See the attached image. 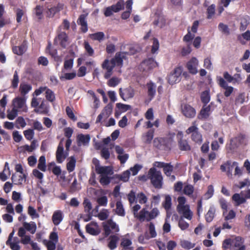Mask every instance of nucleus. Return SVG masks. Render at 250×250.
<instances>
[{
    "label": "nucleus",
    "instance_id": "f257e3e1",
    "mask_svg": "<svg viewBox=\"0 0 250 250\" xmlns=\"http://www.w3.org/2000/svg\"><path fill=\"white\" fill-rule=\"evenodd\" d=\"M134 52L130 53L123 52L117 53L114 58L112 59L110 61L108 60H105L103 62L102 66L103 68L106 70V72L104 74V77L106 79L109 78L112 74V70L116 66H120L121 67L123 64V61L125 59L126 55L127 54H133Z\"/></svg>",
    "mask_w": 250,
    "mask_h": 250
},
{
    "label": "nucleus",
    "instance_id": "f03ea898",
    "mask_svg": "<svg viewBox=\"0 0 250 250\" xmlns=\"http://www.w3.org/2000/svg\"><path fill=\"white\" fill-rule=\"evenodd\" d=\"M177 200L178 205L177 207V210L181 215L180 217L190 220L192 218L193 212L190 209L189 205L185 204L186 198L183 196H180L178 198Z\"/></svg>",
    "mask_w": 250,
    "mask_h": 250
},
{
    "label": "nucleus",
    "instance_id": "7ed1b4c3",
    "mask_svg": "<svg viewBox=\"0 0 250 250\" xmlns=\"http://www.w3.org/2000/svg\"><path fill=\"white\" fill-rule=\"evenodd\" d=\"M32 107L35 108V112L41 114H46L48 112V105L44 99L33 97L31 102Z\"/></svg>",
    "mask_w": 250,
    "mask_h": 250
},
{
    "label": "nucleus",
    "instance_id": "20e7f679",
    "mask_svg": "<svg viewBox=\"0 0 250 250\" xmlns=\"http://www.w3.org/2000/svg\"><path fill=\"white\" fill-rule=\"evenodd\" d=\"M148 176L155 188H162L163 177L160 171L157 170L155 167H152L149 169L148 172Z\"/></svg>",
    "mask_w": 250,
    "mask_h": 250
},
{
    "label": "nucleus",
    "instance_id": "39448f33",
    "mask_svg": "<svg viewBox=\"0 0 250 250\" xmlns=\"http://www.w3.org/2000/svg\"><path fill=\"white\" fill-rule=\"evenodd\" d=\"M192 124V125L188 127L186 132L188 134L191 133V139L193 142L201 144L203 141L202 135L199 132L195 122H193Z\"/></svg>",
    "mask_w": 250,
    "mask_h": 250
},
{
    "label": "nucleus",
    "instance_id": "423d86ee",
    "mask_svg": "<svg viewBox=\"0 0 250 250\" xmlns=\"http://www.w3.org/2000/svg\"><path fill=\"white\" fill-rule=\"evenodd\" d=\"M83 205L84 210V213L82 215L81 217L85 222H87L91 219L94 209H92L90 201L87 198L84 199Z\"/></svg>",
    "mask_w": 250,
    "mask_h": 250
},
{
    "label": "nucleus",
    "instance_id": "0eeeda50",
    "mask_svg": "<svg viewBox=\"0 0 250 250\" xmlns=\"http://www.w3.org/2000/svg\"><path fill=\"white\" fill-rule=\"evenodd\" d=\"M157 65V62L152 58H148L143 61L139 66V69L143 72H147Z\"/></svg>",
    "mask_w": 250,
    "mask_h": 250
},
{
    "label": "nucleus",
    "instance_id": "6e6552de",
    "mask_svg": "<svg viewBox=\"0 0 250 250\" xmlns=\"http://www.w3.org/2000/svg\"><path fill=\"white\" fill-rule=\"evenodd\" d=\"M182 72V68L178 67L175 68L171 72L167 77V81L169 84H173L179 82L180 81V77Z\"/></svg>",
    "mask_w": 250,
    "mask_h": 250
},
{
    "label": "nucleus",
    "instance_id": "1a4fd4ad",
    "mask_svg": "<svg viewBox=\"0 0 250 250\" xmlns=\"http://www.w3.org/2000/svg\"><path fill=\"white\" fill-rule=\"evenodd\" d=\"M178 145L179 149L182 151H189L191 147L188 140L184 138V134L182 131H178L177 134Z\"/></svg>",
    "mask_w": 250,
    "mask_h": 250
},
{
    "label": "nucleus",
    "instance_id": "9d476101",
    "mask_svg": "<svg viewBox=\"0 0 250 250\" xmlns=\"http://www.w3.org/2000/svg\"><path fill=\"white\" fill-rule=\"evenodd\" d=\"M103 224L106 236L108 235L110 233L117 232L119 230L118 226L111 219H109L106 222L103 223Z\"/></svg>",
    "mask_w": 250,
    "mask_h": 250
},
{
    "label": "nucleus",
    "instance_id": "9b49d317",
    "mask_svg": "<svg viewBox=\"0 0 250 250\" xmlns=\"http://www.w3.org/2000/svg\"><path fill=\"white\" fill-rule=\"evenodd\" d=\"M124 7V1L120 0L116 4L107 7L104 11V15L106 17H109L111 16L114 12L116 13L122 10Z\"/></svg>",
    "mask_w": 250,
    "mask_h": 250
},
{
    "label": "nucleus",
    "instance_id": "f8f14e48",
    "mask_svg": "<svg viewBox=\"0 0 250 250\" xmlns=\"http://www.w3.org/2000/svg\"><path fill=\"white\" fill-rule=\"evenodd\" d=\"M230 250H246L244 245V239L240 236H237L231 241Z\"/></svg>",
    "mask_w": 250,
    "mask_h": 250
},
{
    "label": "nucleus",
    "instance_id": "ddd939ff",
    "mask_svg": "<svg viewBox=\"0 0 250 250\" xmlns=\"http://www.w3.org/2000/svg\"><path fill=\"white\" fill-rule=\"evenodd\" d=\"M68 36L65 32L59 31L54 39V43H59L62 47L65 48L67 45Z\"/></svg>",
    "mask_w": 250,
    "mask_h": 250
},
{
    "label": "nucleus",
    "instance_id": "4468645a",
    "mask_svg": "<svg viewBox=\"0 0 250 250\" xmlns=\"http://www.w3.org/2000/svg\"><path fill=\"white\" fill-rule=\"evenodd\" d=\"M181 109L182 113L187 118H193L195 116L196 111L195 109L189 104H182Z\"/></svg>",
    "mask_w": 250,
    "mask_h": 250
},
{
    "label": "nucleus",
    "instance_id": "2eb2a0df",
    "mask_svg": "<svg viewBox=\"0 0 250 250\" xmlns=\"http://www.w3.org/2000/svg\"><path fill=\"white\" fill-rule=\"evenodd\" d=\"M119 94L121 97L124 101H126L134 97L135 95V90L131 86H128V87L124 89L120 88L119 89Z\"/></svg>",
    "mask_w": 250,
    "mask_h": 250
},
{
    "label": "nucleus",
    "instance_id": "dca6fc26",
    "mask_svg": "<svg viewBox=\"0 0 250 250\" xmlns=\"http://www.w3.org/2000/svg\"><path fill=\"white\" fill-rule=\"evenodd\" d=\"M63 140V138L61 140L56 152V160L58 163H62L66 158V156L64 154V148L62 143Z\"/></svg>",
    "mask_w": 250,
    "mask_h": 250
},
{
    "label": "nucleus",
    "instance_id": "f3484780",
    "mask_svg": "<svg viewBox=\"0 0 250 250\" xmlns=\"http://www.w3.org/2000/svg\"><path fill=\"white\" fill-rule=\"evenodd\" d=\"M95 170L98 174L100 175H111L113 174L112 167L110 166H101L96 165Z\"/></svg>",
    "mask_w": 250,
    "mask_h": 250
},
{
    "label": "nucleus",
    "instance_id": "a211bd4d",
    "mask_svg": "<svg viewBox=\"0 0 250 250\" xmlns=\"http://www.w3.org/2000/svg\"><path fill=\"white\" fill-rule=\"evenodd\" d=\"M218 80L220 86L225 90L224 92L225 96L226 97L229 96L233 91V87L229 86L227 82L223 78L220 77Z\"/></svg>",
    "mask_w": 250,
    "mask_h": 250
},
{
    "label": "nucleus",
    "instance_id": "6ab92c4d",
    "mask_svg": "<svg viewBox=\"0 0 250 250\" xmlns=\"http://www.w3.org/2000/svg\"><path fill=\"white\" fill-rule=\"evenodd\" d=\"M198 65V61L195 58L193 57L188 62L187 66L189 72L192 74H195L197 73V66Z\"/></svg>",
    "mask_w": 250,
    "mask_h": 250
},
{
    "label": "nucleus",
    "instance_id": "aec40b11",
    "mask_svg": "<svg viewBox=\"0 0 250 250\" xmlns=\"http://www.w3.org/2000/svg\"><path fill=\"white\" fill-rule=\"evenodd\" d=\"M26 176L25 174L14 173L12 175L11 180L14 185H21L23 182L25 181Z\"/></svg>",
    "mask_w": 250,
    "mask_h": 250
},
{
    "label": "nucleus",
    "instance_id": "412c9836",
    "mask_svg": "<svg viewBox=\"0 0 250 250\" xmlns=\"http://www.w3.org/2000/svg\"><path fill=\"white\" fill-rule=\"evenodd\" d=\"M87 16V14H81L77 20V23L78 25L81 26V30L83 33H85L88 30L87 21L86 20Z\"/></svg>",
    "mask_w": 250,
    "mask_h": 250
},
{
    "label": "nucleus",
    "instance_id": "4be33fe9",
    "mask_svg": "<svg viewBox=\"0 0 250 250\" xmlns=\"http://www.w3.org/2000/svg\"><path fill=\"white\" fill-rule=\"evenodd\" d=\"M26 99L24 97H16L13 100V108L18 109H22L24 111V107L25 104Z\"/></svg>",
    "mask_w": 250,
    "mask_h": 250
},
{
    "label": "nucleus",
    "instance_id": "5701e85b",
    "mask_svg": "<svg viewBox=\"0 0 250 250\" xmlns=\"http://www.w3.org/2000/svg\"><path fill=\"white\" fill-rule=\"evenodd\" d=\"M27 50L26 42L24 41L19 46H13L12 47L13 52L17 55L21 56L23 55Z\"/></svg>",
    "mask_w": 250,
    "mask_h": 250
},
{
    "label": "nucleus",
    "instance_id": "b1692460",
    "mask_svg": "<svg viewBox=\"0 0 250 250\" xmlns=\"http://www.w3.org/2000/svg\"><path fill=\"white\" fill-rule=\"evenodd\" d=\"M90 139V137L89 135L79 134L77 136V144L79 146H81L82 145L84 146L87 145L89 143Z\"/></svg>",
    "mask_w": 250,
    "mask_h": 250
},
{
    "label": "nucleus",
    "instance_id": "393cba45",
    "mask_svg": "<svg viewBox=\"0 0 250 250\" xmlns=\"http://www.w3.org/2000/svg\"><path fill=\"white\" fill-rule=\"evenodd\" d=\"M63 219V214L62 211L58 210L55 211L52 216V220L55 226L59 225Z\"/></svg>",
    "mask_w": 250,
    "mask_h": 250
},
{
    "label": "nucleus",
    "instance_id": "a878e982",
    "mask_svg": "<svg viewBox=\"0 0 250 250\" xmlns=\"http://www.w3.org/2000/svg\"><path fill=\"white\" fill-rule=\"evenodd\" d=\"M46 51L48 53L55 61H60L61 60L60 57L57 55V50L51 47V44L49 42L46 48Z\"/></svg>",
    "mask_w": 250,
    "mask_h": 250
},
{
    "label": "nucleus",
    "instance_id": "bb28decb",
    "mask_svg": "<svg viewBox=\"0 0 250 250\" xmlns=\"http://www.w3.org/2000/svg\"><path fill=\"white\" fill-rule=\"evenodd\" d=\"M154 130L153 129H149L142 136V140L146 144H150L153 138Z\"/></svg>",
    "mask_w": 250,
    "mask_h": 250
},
{
    "label": "nucleus",
    "instance_id": "cd10ccee",
    "mask_svg": "<svg viewBox=\"0 0 250 250\" xmlns=\"http://www.w3.org/2000/svg\"><path fill=\"white\" fill-rule=\"evenodd\" d=\"M23 227L26 230L33 234L35 233L37 229V226L34 222L31 221L29 223L24 222L23 223Z\"/></svg>",
    "mask_w": 250,
    "mask_h": 250
},
{
    "label": "nucleus",
    "instance_id": "c85d7f7f",
    "mask_svg": "<svg viewBox=\"0 0 250 250\" xmlns=\"http://www.w3.org/2000/svg\"><path fill=\"white\" fill-rule=\"evenodd\" d=\"M108 247L111 250L115 249L117 247V243L119 240V237L116 235H111L108 238Z\"/></svg>",
    "mask_w": 250,
    "mask_h": 250
},
{
    "label": "nucleus",
    "instance_id": "c756f323",
    "mask_svg": "<svg viewBox=\"0 0 250 250\" xmlns=\"http://www.w3.org/2000/svg\"><path fill=\"white\" fill-rule=\"evenodd\" d=\"M32 89V86L26 83H21L19 87V91L22 96H25Z\"/></svg>",
    "mask_w": 250,
    "mask_h": 250
},
{
    "label": "nucleus",
    "instance_id": "7c9ffc66",
    "mask_svg": "<svg viewBox=\"0 0 250 250\" xmlns=\"http://www.w3.org/2000/svg\"><path fill=\"white\" fill-rule=\"evenodd\" d=\"M81 188L80 184L78 183L77 179L75 178L72 183L70 186L68 192L71 193H73L79 191Z\"/></svg>",
    "mask_w": 250,
    "mask_h": 250
},
{
    "label": "nucleus",
    "instance_id": "2f4dec72",
    "mask_svg": "<svg viewBox=\"0 0 250 250\" xmlns=\"http://www.w3.org/2000/svg\"><path fill=\"white\" fill-rule=\"evenodd\" d=\"M76 160L74 156H71L66 164L67 170L69 172H72L75 167Z\"/></svg>",
    "mask_w": 250,
    "mask_h": 250
},
{
    "label": "nucleus",
    "instance_id": "473e14b6",
    "mask_svg": "<svg viewBox=\"0 0 250 250\" xmlns=\"http://www.w3.org/2000/svg\"><path fill=\"white\" fill-rule=\"evenodd\" d=\"M61 9V7L59 6L58 4L56 6H53L50 8H48L46 11L47 17L49 18H52L58 12H59Z\"/></svg>",
    "mask_w": 250,
    "mask_h": 250
},
{
    "label": "nucleus",
    "instance_id": "72a5a7b5",
    "mask_svg": "<svg viewBox=\"0 0 250 250\" xmlns=\"http://www.w3.org/2000/svg\"><path fill=\"white\" fill-rule=\"evenodd\" d=\"M147 87L148 96L150 97V99L151 100L155 95L156 85L154 83H150L147 84Z\"/></svg>",
    "mask_w": 250,
    "mask_h": 250
},
{
    "label": "nucleus",
    "instance_id": "f704fd0d",
    "mask_svg": "<svg viewBox=\"0 0 250 250\" xmlns=\"http://www.w3.org/2000/svg\"><path fill=\"white\" fill-rule=\"evenodd\" d=\"M115 212L118 215L124 216L125 215V209L121 201H118L116 204Z\"/></svg>",
    "mask_w": 250,
    "mask_h": 250
},
{
    "label": "nucleus",
    "instance_id": "c9c22d12",
    "mask_svg": "<svg viewBox=\"0 0 250 250\" xmlns=\"http://www.w3.org/2000/svg\"><path fill=\"white\" fill-rule=\"evenodd\" d=\"M46 100L51 103H53L55 101V95L54 92L49 88H47L45 91Z\"/></svg>",
    "mask_w": 250,
    "mask_h": 250
},
{
    "label": "nucleus",
    "instance_id": "e433bc0d",
    "mask_svg": "<svg viewBox=\"0 0 250 250\" xmlns=\"http://www.w3.org/2000/svg\"><path fill=\"white\" fill-rule=\"evenodd\" d=\"M171 198L169 195H165V200L162 203V206L166 210L170 209L171 208Z\"/></svg>",
    "mask_w": 250,
    "mask_h": 250
},
{
    "label": "nucleus",
    "instance_id": "4c0bfd02",
    "mask_svg": "<svg viewBox=\"0 0 250 250\" xmlns=\"http://www.w3.org/2000/svg\"><path fill=\"white\" fill-rule=\"evenodd\" d=\"M43 7L40 5H37L34 9V13L39 20H41L43 18Z\"/></svg>",
    "mask_w": 250,
    "mask_h": 250
},
{
    "label": "nucleus",
    "instance_id": "58836bf2",
    "mask_svg": "<svg viewBox=\"0 0 250 250\" xmlns=\"http://www.w3.org/2000/svg\"><path fill=\"white\" fill-rule=\"evenodd\" d=\"M149 216V212L146 209V208L142 209L138 216L136 217L139 219L141 221H144L145 220H147V218Z\"/></svg>",
    "mask_w": 250,
    "mask_h": 250
},
{
    "label": "nucleus",
    "instance_id": "ea45409f",
    "mask_svg": "<svg viewBox=\"0 0 250 250\" xmlns=\"http://www.w3.org/2000/svg\"><path fill=\"white\" fill-rule=\"evenodd\" d=\"M46 167L45 157L44 156H41L39 160L38 168L42 171H45Z\"/></svg>",
    "mask_w": 250,
    "mask_h": 250
},
{
    "label": "nucleus",
    "instance_id": "a19ab883",
    "mask_svg": "<svg viewBox=\"0 0 250 250\" xmlns=\"http://www.w3.org/2000/svg\"><path fill=\"white\" fill-rule=\"evenodd\" d=\"M121 81V79L117 77H113L108 81L107 83L110 87H115L120 83Z\"/></svg>",
    "mask_w": 250,
    "mask_h": 250
},
{
    "label": "nucleus",
    "instance_id": "79ce46f5",
    "mask_svg": "<svg viewBox=\"0 0 250 250\" xmlns=\"http://www.w3.org/2000/svg\"><path fill=\"white\" fill-rule=\"evenodd\" d=\"M109 216V211L107 209H103L97 214H95V217H97L101 220L106 219Z\"/></svg>",
    "mask_w": 250,
    "mask_h": 250
},
{
    "label": "nucleus",
    "instance_id": "37998d69",
    "mask_svg": "<svg viewBox=\"0 0 250 250\" xmlns=\"http://www.w3.org/2000/svg\"><path fill=\"white\" fill-rule=\"evenodd\" d=\"M232 200L236 202V204L237 206L244 203L246 201L245 198L240 196V194L238 193H235L232 196Z\"/></svg>",
    "mask_w": 250,
    "mask_h": 250
},
{
    "label": "nucleus",
    "instance_id": "c03bdc74",
    "mask_svg": "<svg viewBox=\"0 0 250 250\" xmlns=\"http://www.w3.org/2000/svg\"><path fill=\"white\" fill-rule=\"evenodd\" d=\"M215 5L213 4L209 6L207 9V19H211L213 18L214 15H215Z\"/></svg>",
    "mask_w": 250,
    "mask_h": 250
},
{
    "label": "nucleus",
    "instance_id": "a18cd8bd",
    "mask_svg": "<svg viewBox=\"0 0 250 250\" xmlns=\"http://www.w3.org/2000/svg\"><path fill=\"white\" fill-rule=\"evenodd\" d=\"M112 111V105L108 104L102 111V113L104 114V119H107L111 115Z\"/></svg>",
    "mask_w": 250,
    "mask_h": 250
},
{
    "label": "nucleus",
    "instance_id": "49530a36",
    "mask_svg": "<svg viewBox=\"0 0 250 250\" xmlns=\"http://www.w3.org/2000/svg\"><path fill=\"white\" fill-rule=\"evenodd\" d=\"M26 125V123L22 117H19L16 120V127L19 129L20 127H24Z\"/></svg>",
    "mask_w": 250,
    "mask_h": 250
},
{
    "label": "nucleus",
    "instance_id": "de8ad7c7",
    "mask_svg": "<svg viewBox=\"0 0 250 250\" xmlns=\"http://www.w3.org/2000/svg\"><path fill=\"white\" fill-rule=\"evenodd\" d=\"M19 83V77L18 76V72L15 71L14 73L13 78L11 82V87L14 89L17 88Z\"/></svg>",
    "mask_w": 250,
    "mask_h": 250
},
{
    "label": "nucleus",
    "instance_id": "09e8293b",
    "mask_svg": "<svg viewBox=\"0 0 250 250\" xmlns=\"http://www.w3.org/2000/svg\"><path fill=\"white\" fill-rule=\"evenodd\" d=\"M173 170V167L170 163H166L163 168L164 172L167 176H170Z\"/></svg>",
    "mask_w": 250,
    "mask_h": 250
},
{
    "label": "nucleus",
    "instance_id": "8fccbe9b",
    "mask_svg": "<svg viewBox=\"0 0 250 250\" xmlns=\"http://www.w3.org/2000/svg\"><path fill=\"white\" fill-rule=\"evenodd\" d=\"M100 154L102 157L104 159H108L110 155L109 148L106 147H102L101 150Z\"/></svg>",
    "mask_w": 250,
    "mask_h": 250
},
{
    "label": "nucleus",
    "instance_id": "3c124183",
    "mask_svg": "<svg viewBox=\"0 0 250 250\" xmlns=\"http://www.w3.org/2000/svg\"><path fill=\"white\" fill-rule=\"evenodd\" d=\"M178 226L182 230H185L189 227V224L185 221L184 218L180 217L178 222Z\"/></svg>",
    "mask_w": 250,
    "mask_h": 250
},
{
    "label": "nucleus",
    "instance_id": "603ef678",
    "mask_svg": "<svg viewBox=\"0 0 250 250\" xmlns=\"http://www.w3.org/2000/svg\"><path fill=\"white\" fill-rule=\"evenodd\" d=\"M99 182L103 186H106L110 182V178L106 175H100Z\"/></svg>",
    "mask_w": 250,
    "mask_h": 250
},
{
    "label": "nucleus",
    "instance_id": "864d4df0",
    "mask_svg": "<svg viewBox=\"0 0 250 250\" xmlns=\"http://www.w3.org/2000/svg\"><path fill=\"white\" fill-rule=\"evenodd\" d=\"M66 113L68 117L73 121H76L77 118L75 116L73 110L69 106H66L65 109Z\"/></svg>",
    "mask_w": 250,
    "mask_h": 250
},
{
    "label": "nucleus",
    "instance_id": "5fc2aeb1",
    "mask_svg": "<svg viewBox=\"0 0 250 250\" xmlns=\"http://www.w3.org/2000/svg\"><path fill=\"white\" fill-rule=\"evenodd\" d=\"M159 211L157 208H153L150 212H149V216L147 218V221H149L151 219L155 218L158 216Z\"/></svg>",
    "mask_w": 250,
    "mask_h": 250
},
{
    "label": "nucleus",
    "instance_id": "6e6d98bb",
    "mask_svg": "<svg viewBox=\"0 0 250 250\" xmlns=\"http://www.w3.org/2000/svg\"><path fill=\"white\" fill-rule=\"evenodd\" d=\"M214 193V188L212 185H209L208 188V190L204 194V199L206 200L211 198Z\"/></svg>",
    "mask_w": 250,
    "mask_h": 250
},
{
    "label": "nucleus",
    "instance_id": "4d7b16f0",
    "mask_svg": "<svg viewBox=\"0 0 250 250\" xmlns=\"http://www.w3.org/2000/svg\"><path fill=\"white\" fill-rule=\"evenodd\" d=\"M97 202L99 206L105 207L107 204V198L106 196H102L98 197Z\"/></svg>",
    "mask_w": 250,
    "mask_h": 250
},
{
    "label": "nucleus",
    "instance_id": "13d9d810",
    "mask_svg": "<svg viewBox=\"0 0 250 250\" xmlns=\"http://www.w3.org/2000/svg\"><path fill=\"white\" fill-rule=\"evenodd\" d=\"M137 199L139 202L142 204H145L147 201V198L143 192H140L137 194Z\"/></svg>",
    "mask_w": 250,
    "mask_h": 250
},
{
    "label": "nucleus",
    "instance_id": "bf43d9fd",
    "mask_svg": "<svg viewBox=\"0 0 250 250\" xmlns=\"http://www.w3.org/2000/svg\"><path fill=\"white\" fill-rule=\"evenodd\" d=\"M127 199L130 204H133L136 199V192L133 190H131L129 193L127 194Z\"/></svg>",
    "mask_w": 250,
    "mask_h": 250
},
{
    "label": "nucleus",
    "instance_id": "052dcab7",
    "mask_svg": "<svg viewBox=\"0 0 250 250\" xmlns=\"http://www.w3.org/2000/svg\"><path fill=\"white\" fill-rule=\"evenodd\" d=\"M214 210L210 208L206 215V219L208 222H210L213 220L214 216Z\"/></svg>",
    "mask_w": 250,
    "mask_h": 250
},
{
    "label": "nucleus",
    "instance_id": "680f3d73",
    "mask_svg": "<svg viewBox=\"0 0 250 250\" xmlns=\"http://www.w3.org/2000/svg\"><path fill=\"white\" fill-rule=\"evenodd\" d=\"M16 21L18 23H20L21 21V18L25 14V12L20 8H18L16 10Z\"/></svg>",
    "mask_w": 250,
    "mask_h": 250
},
{
    "label": "nucleus",
    "instance_id": "e2e57ef3",
    "mask_svg": "<svg viewBox=\"0 0 250 250\" xmlns=\"http://www.w3.org/2000/svg\"><path fill=\"white\" fill-rule=\"evenodd\" d=\"M24 135L25 138L28 140H31L34 135L33 129H28L23 131Z\"/></svg>",
    "mask_w": 250,
    "mask_h": 250
},
{
    "label": "nucleus",
    "instance_id": "0e129e2a",
    "mask_svg": "<svg viewBox=\"0 0 250 250\" xmlns=\"http://www.w3.org/2000/svg\"><path fill=\"white\" fill-rule=\"evenodd\" d=\"M130 172L129 170L124 171L122 174L119 175V178L122 181L125 182L128 181Z\"/></svg>",
    "mask_w": 250,
    "mask_h": 250
},
{
    "label": "nucleus",
    "instance_id": "69168bd1",
    "mask_svg": "<svg viewBox=\"0 0 250 250\" xmlns=\"http://www.w3.org/2000/svg\"><path fill=\"white\" fill-rule=\"evenodd\" d=\"M153 23L155 25L160 28H162L165 26L166 24V21L162 17H160L157 20H155L153 22Z\"/></svg>",
    "mask_w": 250,
    "mask_h": 250
},
{
    "label": "nucleus",
    "instance_id": "338daca9",
    "mask_svg": "<svg viewBox=\"0 0 250 250\" xmlns=\"http://www.w3.org/2000/svg\"><path fill=\"white\" fill-rule=\"evenodd\" d=\"M181 246L183 248L189 250L193 248L195 244L188 241L183 240L181 242Z\"/></svg>",
    "mask_w": 250,
    "mask_h": 250
},
{
    "label": "nucleus",
    "instance_id": "774afa93",
    "mask_svg": "<svg viewBox=\"0 0 250 250\" xmlns=\"http://www.w3.org/2000/svg\"><path fill=\"white\" fill-rule=\"evenodd\" d=\"M142 167L138 164L135 165L133 167H130L128 170L130 171V174L136 175L138 171L142 168Z\"/></svg>",
    "mask_w": 250,
    "mask_h": 250
}]
</instances>
